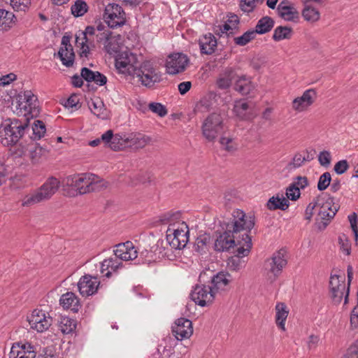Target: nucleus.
<instances>
[{
  "instance_id": "f257e3e1",
  "label": "nucleus",
  "mask_w": 358,
  "mask_h": 358,
  "mask_svg": "<svg viewBox=\"0 0 358 358\" xmlns=\"http://www.w3.org/2000/svg\"><path fill=\"white\" fill-rule=\"evenodd\" d=\"M255 220L254 216H247L240 209H236L232 213L231 217L224 219L220 222L222 232H220L214 243V250L217 252H231L243 245L245 240H243V234L245 233L250 235L251 230L255 227Z\"/></svg>"
},
{
  "instance_id": "f03ea898",
  "label": "nucleus",
  "mask_w": 358,
  "mask_h": 358,
  "mask_svg": "<svg viewBox=\"0 0 358 358\" xmlns=\"http://www.w3.org/2000/svg\"><path fill=\"white\" fill-rule=\"evenodd\" d=\"M31 130L29 118L26 117L22 122L18 119H13L10 123L2 124L0 127V142L4 146L15 145L29 134Z\"/></svg>"
},
{
  "instance_id": "7ed1b4c3",
  "label": "nucleus",
  "mask_w": 358,
  "mask_h": 358,
  "mask_svg": "<svg viewBox=\"0 0 358 358\" xmlns=\"http://www.w3.org/2000/svg\"><path fill=\"white\" fill-rule=\"evenodd\" d=\"M315 206L320 208L316 225L322 231L326 229L335 217L339 206L335 204L334 198L326 193H322L315 198Z\"/></svg>"
},
{
  "instance_id": "20e7f679",
  "label": "nucleus",
  "mask_w": 358,
  "mask_h": 358,
  "mask_svg": "<svg viewBox=\"0 0 358 358\" xmlns=\"http://www.w3.org/2000/svg\"><path fill=\"white\" fill-rule=\"evenodd\" d=\"M59 186L60 182L57 178L53 176L49 177L40 188L23 198L22 205L31 206L48 200L56 193Z\"/></svg>"
},
{
  "instance_id": "39448f33",
  "label": "nucleus",
  "mask_w": 358,
  "mask_h": 358,
  "mask_svg": "<svg viewBox=\"0 0 358 358\" xmlns=\"http://www.w3.org/2000/svg\"><path fill=\"white\" fill-rule=\"evenodd\" d=\"M115 66L120 73L131 76L133 78L139 76L140 74H161L155 70L152 63L148 61H145L141 64L139 66H137L131 64L129 58H125L124 60L116 59Z\"/></svg>"
},
{
  "instance_id": "423d86ee",
  "label": "nucleus",
  "mask_w": 358,
  "mask_h": 358,
  "mask_svg": "<svg viewBox=\"0 0 358 358\" xmlns=\"http://www.w3.org/2000/svg\"><path fill=\"white\" fill-rule=\"evenodd\" d=\"M202 134L210 142L214 141L224 129L223 116L218 113H210L203 121Z\"/></svg>"
},
{
  "instance_id": "0eeeda50",
  "label": "nucleus",
  "mask_w": 358,
  "mask_h": 358,
  "mask_svg": "<svg viewBox=\"0 0 358 358\" xmlns=\"http://www.w3.org/2000/svg\"><path fill=\"white\" fill-rule=\"evenodd\" d=\"M104 22L112 29L122 27L126 23V13L117 3H108L103 13Z\"/></svg>"
},
{
  "instance_id": "6e6552de",
  "label": "nucleus",
  "mask_w": 358,
  "mask_h": 358,
  "mask_svg": "<svg viewBox=\"0 0 358 358\" xmlns=\"http://www.w3.org/2000/svg\"><path fill=\"white\" fill-rule=\"evenodd\" d=\"M243 237V240H245L243 245L231 251L235 255L228 259L227 266L231 271H237L241 269L243 263L241 258L248 256L252 248L251 236L245 233Z\"/></svg>"
},
{
  "instance_id": "1a4fd4ad",
  "label": "nucleus",
  "mask_w": 358,
  "mask_h": 358,
  "mask_svg": "<svg viewBox=\"0 0 358 358\" xmlns=\"http://www.w3.org/2000/svg\"><path fill=\"white\" fill-rule=\"evenodd\" d=\"M215 291L211 286L205 285H196L190 296L192 299L197 305L204 307L211 304L215 299Z\"/></svg>"
},
{
  "instance_id": "9d476101",
  "label": "nucleus",
  "mask_w": 358,
  "mask_h": 358,
  "mask_svg": "<svg viewBox=\"0 0 358 358\" xmlns=\"http://www.w3.org/2000/svg\"><path fill=\"white\" fill-rule=\"evenodd\" d=\"M189 59L182 53H173L168 57L166 62L167 73L175 75L185 70Z\"/></svg>"
},
{
  "instance_id": "9b49d317",
  "label": "nucleus",
  "mask_w": 358,
  "mask_h": 358,
  "mask_svg": "<svg viewBox=\"0 0 358 358\" xmlns=\"http://www.w3.org/2000/svg\"><path fill=\"white\" fill-rule=\"evenodd\" d=\"M185 228L187 229L186 231L182 229H168L166 240L172 248L181 250L186 246L189 240V230L186 224Z\"/></svg>"
},
{
  "instance_id": "f8f14e48",
  "label": "nucleus",
  "mask_w": 358,
  "mask_h": 358,
  "mask_svg": "<svg viewBox=\"0 0 358 358\" xmlns=\"http://www.w3.org/2000/svg\"><path fill=\"white\" fill-rule=\"evenodd\" d=\"M345 278L339 275H331L329 280V291L332 303L338 305L343 296L345 289Z\"/></svg>"
},
{
  "instance_id": "ddd939ff",
  "label": "nucleus",
  "mask_w": 358,
  "mask_h": 358,
  "mask_svg": "<svg viewBox=\"0 0 358 358\" xmlns=\"http://www.w3.org/2000/svg\"><path fill=\"white\" fill-rule=\"evenodd\" d=\"M90 173H84L81 175H73L67 176L64 182L66 186L71 187L78 192L79 194L89 193L88 182L90 181Z\"/></svg>"
},
{
  "instance_id": "4468645a",
  "label": "nucleus",
  "mask_w": 358,
  "mask_h": 358,
  "mask_svg": "<svg viewBox=\"0 0 358 358\" xmlns=\"http://www.w3.org/2000/svg\"><path fill=\"white\" fill-rule=\"evenodd\" d=\"M99 285L100 282L96 276L85 274L80 278L78 288L83 296H89L97 292Z\"/></svg>"
},
{
  "instance_id": "2eb2a0df",
  "label": "nucleus",
  "mask_w": 358,
  "mask_h": 358,
  "mask_svg": "<svg viewBox=\"0 0 358 358\" xmlns=\"http://www.w3.org/2000/svg\"><path fill=\"white\" fill-rule=\"evenodd\" d=\"M287 261L285 259V251L280 250L273 253L272 257L267 260V264L269 266V271L273 275L271 281L275 279L281 274L283 268L287 265Z\"/></svg>"
},
{
  "instance_id": "dca6fc26",
  "label": "nucleus",
  "mask_w": 358,
  "mask_h": 358,
  "mask_svg": "<svg viewBox=\"0 0 358 358\" xmlns=\"http://www.w3.org/2000/svg\"><path fill=\"white\" fill-rule=\"evenodd\" d=\"M71 36H64L62 38V47L58 51V57L62 61L63 65L66 67H71L73 65L75 59V53L73 47L70 43Z\"/></svg>"
},
{
  "instance_id": "f3484780",
  "label": "nucleus",
  "mask_w": 358,
  "mask_h": 358,
  "mask_svg": "<svg viewBox=\"0 0 358 358\" xmlns=\"http://www.w3.org/2000/svg\"><path fill=\"white\" fill-rule=\"evenodd\" d=\"M172 332L178 341L189 338L193 334L192 321L185 317L177 319L172 327Z\"/></svg>"
},
{
  "instance_id": "a211bd4d",
  "label": "nucleus",
  "mask_w": 358,
  "mask_h": 358,
  "mask_svg": "<svg viewBox=\"0 0 358 358\" xmlns=\"http://www.w3.org/2000/svg\"><path fill=\"white\" fill-rule=\"evenodd\" d=\"M52 320L51 317L45 316L44 311L34 310L29 319V322L32 329L43 332L50 327Z\"/></svg>"
},
{
  "instance_id": "6ab92c4d",
  "label": "nucleus",
  "mask_w": 358,
  "mask_h": 358,
  "mask_svg": "<svg viewBox=\"0 0 358 358\" xmlns=\"http://www.w3.org/2000/svg\"><path fill=\"white\" fill-rule=\"evenodd\" d=\"M137 253V250L131 241L117 244L116 249L114 250L115 257H117L121 262L122 260L128 261L136 259Z\"/></svg>"
},
{
  "instance_id": "aec40b11",
  "label": "nucleus",
  "mask_w": 358,
  "mask_h": 358,
  "mask_svg": "<svg viewBox=\"0 0 358 358\" xmlns=\"http://www.w3.org/2000/svg\"><path fill=\"white\" fill-rule=\"evenodd\" d=\"M22 95H18V106L20 108H23L25 110H28L31 118L36 117L39 114L38 99L36 96H35L31 91H25L24 92V100H25V104L23 106H22Z\"/></svg>"
},
{
  "instance_id": "412c9836",
  "label": "nucleus",
  "mask_w": 358,
  "mask_h": 358,
  "mask_svg": "<svg viewBox=\"0 0 358 358\" xmlns=\"http://www.w3.org/2000/svg\"><path fill=\"white\" fill-rule=\"evenodd\" d=\"M317 97L316 91L314 89L306 90L301 96L294 99L292 107L298 111H303L312 105Z\"/></svg>"
},
{
  "instance_id": "4be33fe9",
  "label": "nucleus",
  "mask_w": 358,
  "mask_h": 358,
  "mask_svg": "<svg viewBox=\"0 0 358 358\" xmlns=\"http://www.w3.org/2000/svg\"><path fill=\"white\" fill-rule=\"evenodd\" d=\"M59 303L64 309H69L73 313H78L82 306L79 299L71 292L62 294L59 299Z\"/></svg>"
},
{
  "instance_id": "5701e85b",
  "label": "nucleus",
  "mask_w": 358,
  "mask_h": 358,
  "mask_svg": "<svg viewBox=\"0 0 358 358\" xmlns=\"http://www.w3.org/2000/svg\"><path fill=\"white\" fill-rule=\"evenodd\" d=\"M199 45L202 55H211L217 47V39L213 34L208 33L199 38Z\"/></svg>"
},
{
  "instance_id": "b1692460",
  "label": "nucleus",
  "mask_w": 358,
  "mask_h": 358,
  "mask_svg": "<svg viewBox=\"0 0 358 358\" xmlns=\"http://www.w3.org/2000/svg\"><path fill=\"white\" fill-rule=\"evenodd\" d=\"M234 89L242 95H248L255 89L251 78L242 75L236 80Z\"/></svg>"
},
{
  "instance_id": "393cba45",
  "label": "nucleus",
  "mask_w": 358,
  "mask_h": 358,
  "mask_svg": "<svg viewBox=\"0 0 358 358\" xmlns=\"http://www.w3.org/2000/svg\"><path fill=\"white\" fill-rule=\"evenodd\" d=\"M128 148L139 149L148 145L151 138L149 136L141 133L130 134L127 137Z\"/></svg>"
},
{
  "instance_id": "a878e982",
  "label": "nucleus",
  "mask_w": 358,
  "mask_h": 358,
  "mask_svg": "<svg viewBox=\"0 0 358 358\" xmlns=\"http://www.w3.org/2000/svg\"><path fill=\"white\" fill-rule=\"evenodd\" d=\"M250 109V106L248 103L238 101H236L233 110L240 120H251L255 117V115L249 111Z\"/></svg>"
},
{
  "instance_id": "bb28decb",
  "label": "nucleus",
  "mask_w": 358,
  "mask_h": 358,
  "mask_svg": "<svg viewBox=\"0 0 358 358\" xmlns=\"http://www.w3.org/2000/svg\"><path fill=\"white\" fill-rule=\"evenodd\" d=\"M289 206V202L287 199H286L283 194H276L275 196H273L271 197L266 203V207L268 210H285L288 208Z\"/></svg>"
},
{
  "instance_id": "cd10ccee",
  "label": "nucleus",
  "mask_w": 358,
  "mask_h": 358,
  "mask_svg": "<svg viewBox=\"0 0 358 358\" xmlns=\"http://www.w3.org/2000/svg\"><path fill=\"white\" fill-rule=\"evenodd\" d=\"M275 323L280 329L285 331V321L289 314L287 306L285 303H278L275 306Z\"/></svg>"
},
{
  "instance_id": "c85d7f7f",
  "label": "nucleus",
  "mask_w": 358,
  "mask_h": 358,
  "mask_svg": "<svg viewBox=\"0 0 358 358\" xmlns=\"http://www.w3.org/2000/svg\"><path fill=\"white\" fill-rule=\"evenodd\" d=\"M275 21L268 16H264L258 20L255 29H252L255 35L264 34L269 32L274 27Z\"/></svg>"
},
{
  "instance_id": "c756f323",
  "label": "nucleus",
  "mask_w": 358,
  "mask_h": 358,
  "mask_svg": "<svg viewBox=\"0 0 358 358\" xmlns=\"http://www.w3.org/2000/svg\"><path fill=\"white\" fill-rule=\"evenodd\" d=\"M31 130L29 134V138L33 141L40 140L44 136L46 132L45 123L42 120H34V124L31 126Z\"/></svg>"
},
{
  "instance_id": "7c9ffc66",
  "label": "nucleus",
  "mask_w": 358,
  "mask_h": 358,
  "mask_svg": "<svg viewBox=\"0 0 358 358\" xmlns=\"http://www.w3.org/2000/svg\"><path fill=\"white\" fill-rule=\"evenodd\" d=\"M277 11L278 15L286 21L295 22L299 17V12L292 6L289 7L280 6L277 8Z\"/></svg>"
},
{
  "instance_id": "2f4dec72",
  "label": "nucleus",
  "mask_w": 358,
  "mask_h": 358,
  "mask_svg": "<svg viewBox=\"0 0 358 358\" xmlns=\"http://www.w3.org/2000/svg\"><path fill=\"white\" fill-rule=\"evenodd\" d=\"M210 239L209 234H203L198 236L194 243V250L200 254L206 253L210 244Z\"/></svg>"
},
{
  "instance_id": "473e14b6",
  "label": "nucleus",
  "mask_w": 358,
  "mask_h": 358,
  "mask_svg": "<svg viewBox=\"0 0 358 358\" xmlns=\"http://www.w3.org/2000/svg\"><path fill=\"white\" fill-rule=\"evenodd\" d=\"M227 276H230L228 273L219 272L211 278V287L213 288L214 291L216 292L218 289H222L229 283V280L227 278Z\"/></svg>"
},
{
  "instance_id": "72a5a7b5",
  "label": "nucleus",
  "mask_w": 358,
  "mask_h": 358,
  "mask_svg": "<svg viewBox=\"0 0 358 358\" xmlns=\"http://www.w3.org/2000/svg\"><path fill=\"white\" fill-rule=\"evenodd\" d=\"M90 181L88 182L89 193L91 192H99L108 186V182L99 179L97 176L89 174Z\"/></svg>"
},
{
  "instance_id": "f704fd0d",
  "label": "nucleus",
  "mask_w": 358,
  "mask_h": 358,
  "mask_svg": "<svg viewBox=\"0 0 358 358\" xmlns=\"http://www.w3.org/2000/svg\"><path fill=\"white\" fill-rule=\"evenodd\" d=\"M105 30H106V26L101 20H99L95 22L94 26H87L85 31L80 33V35L83 36V39L85 40V42H88L90 41L89 37L94 36L95 32H103Z\"/></svg>"
},
{
  "instance_id": "c9c22d12",
  "label": "nucleus",
  "mask_w": 358,
  "mask_h": 358,
  "mask_svg": "<svg viewBox=\"0 0 358 358\" xmlns=\"http://www.w3.org/2000/svg\"><path fill=\"white\" fill-rule=\"evenodd\" d=\"M293 34L292 27L287 26L277 27L275 30L272 38L275 41H280L283 39H289Z\"/></svg>"
},
{
  "instance_id": "e433bc0d",
  "label": "nucleus",
  "mask_w": 358,
  "mask_h": 358,
  "mask_svg": "<svg viewBox=\"0 0 358 358\" xmlns=\"http://www.w3.org/2000/svg\"><path fill=\"white\" fill-rule=\"evenodd\" d=\"M127 136L125 134H115L113 135L111 143H110V148L114 151L122 150L128 148Z\"/></svg>"
},
{
  "instance_id": "4c0bfd02",
  "label": "nucleus",
  "mask_w": 358,
  "mask_h": 358,
  "mask_svg": "<svg viewBox=\"0 0 358 358\" xmlns=\"http://www.w3.org/2000/svg\"><path fill=\"white\" fill-rule=\"evenodd\" d=\"M136 77L138 78V81L147 87H152L155 83H159L162 80L161 74H140Z\"/></svg>"
},
{
  "instance_id": "58836bf2",
  "label": "nucleus",
  "mask_w": 358,
  "mask_h": 358,
  "mask_svg": "<svg viewBox=\"0 0 358 358\" xmlns=\"http://www.w3.org/2000/svg\"><path fill=\"white\" fill-rule=\"evenodd\" d=\"M59 327L63 334H70L76 329V322L69 317H62L59 322Z\"/></svg>"
},
{
  "instance_id": "ea45409f",
  "label": "nucleus",
  "mask_w": 358,
  "mask_h": 358,
  "mask_svg": "<svg viewBox=\"0 0 358 358\" xmlns=\"http://www.w3.org/2000/svg\"><path fill=\"white\" fill-rule=\"evenodd\" d=\"M88 6L83 0H77L73 5H72L71 10L72 15L76 17L83 16L88 10Z\"/></svg>"
},
{
  "instance_id": "a19ab883",
  "label": "nucleus",
  "mask_w": 358,
  "mask_h": 358,
  "mask_svg": "<svg viewBox=\"0 0 358 358\" xmlns=\"http://www.w3.org/2000/svg\"><path fill=\"white\" fill-rule=\"evenodd\" d=\"M302 15L308 22H317L320 19V12L311 6H306L302 10Z\"/></svg>"
},
{
  "instance_id": "79ce46f5",
  "label": "nucleus",
  "mask_w": 358,
  "mask_h": 358,
  "mask_svg": "<svg viewBox=\"0 0 358 358\" xmlns=\"http://www.w3.org/2000/svg\"><path fill=\"white\" fill-rule=\"evenodd\" d=\"M255 37L256 35L255 32L253 31L252 29H250L245 31L241 36L235 37L234 38V41L236 45L244 46L247 45L249 42H250L252 40L255 39Z\"/></svg>"
},
{
  "instance_id": "37998d69",
  "label": "nucleus",
  "mask_w": 358,
  "mask_h": 358,
  "mask_svg": "<svg viewBox=\"0 0 358 358\" xmlns=\"http://www.w3.org/2000/svg\"><path fill=\"white\" fill-rule=\"evenodd\" d=\"M20 355L18 358H35L36 352L34 350V346L27 343L22 344L20 343Z\"/></svg>"
},
{
  "instance_id": "c03bdc74",
  "label": "nucleus",
  "mask_w": 358,
  "mask_h": 358,
  "mask_svg": "<svg viewBox=\"0 0 358 358\" xmlns=\"http://www.w3.org/2000/svg\"><path fill=\"white\" fill-rule=\"evenodd\" d=\"M220 143L223 148L229 152H234L237 150L238 145L232 138L221 137Z\"/></svg>"
},
{
  "instance_id": "a18cd8bd",
  "label": "nucleus",
  "mask_w": 358,
  "mask_h": 358,
  "mask_svg": "<svg viewBox=\"0 0 358 358\" xmlns=\"http://www.w3.org/2000/svg\"><path fill=\"white\" fill-rule=\"evenodd\" d=\"M331 181V176L329 172H324L322 173L318 180L317 189L319 191L325 190L329 185Z\"/></svg>"
},
{
  "instance_id": "49530a36",
  "label": "nucleus",
  "mask_w": 358,
  "mask_h": 358,
  "mask_svg": "<svg viewBox=\"0 0 358 358\" xmlns=\"http://www.w3.org/2000/svg\"><path fill=\"white\" fill-rule=\"evenodd\" d=\"M181 217V213L179 211L176 212H169L163 215L160 218V222L162 224H168L169 222H174L178 221Z\"/></svg>"
},
{
  "instance_id": "de8ad7c7",
  "label": "nucleus",
  "mask_w": 358,
  "mask_h": 358,
  "mask_svg": "<svg viewBox=\"0 0 358 358\" xmlns=\"http://www.w3.org/2000/svg\"><path fill=\"white\" fill-rule=\"evenodd\" d=\"M148 108L160 117H164L167 114L166 107L160 103L152 102L149 104Z\"/></svg>"
},
{
  "instance_id": "09e8293b",
  "label": "nucleus",
  "mask_w": 358,
  "mask_h": 358,
  "mask_svg": "<svg viewBox=\"0 0 358 358\" xmlns=\"http://www.w3.org/2000/svg\"><path fill=\"white\" fill-rule=\"evenodd\" d=\"M295 185L291 183L286 189V196L292 201H296L301 195L300 190Z\"/></svg>"
},
{
  "instance_id": "8fccbe9b",
  "label": "nucleus",
  "mask_w": 358,
  "mask_h": 358,
  "mask_svg": "<svg viewBox=\"0 0 358 358\" xmlns=\"http://www.w3.org/2000/svg\"><path fill=\"white\" fill-rule=\"evenodd\" d=\"M92 106L93 108L90 106L91 111L97 117H101L103 114L102 110H105L103 101L98 98L92 101Z\"/></svg>"
},
{
  "instance_id": "3c124183",
  "label": "nucleus",
  "mask_w": 358,
  "mask_h": 358,
  "mask_svg": "<svg viewBox=\"0 0 358 358\" xmlns=\"http://www.w3.org/2000/svg\"><path fill=\"white\" fill-rule=\"evenodd\" d=\"M348 220H349L352 230L354 234L355 241L356 243H357V241H358V227H357L358 217H357V213H352V214L349 215Z\"/></svg>"
},
{
  "instance_id": "603ef678",
  "label": "nucleus",
  "mask_w": 358,
  "mask_h": 358,
  "mask_svg": "<svg viewBox=\"0 0 358 358\" xmlns=\"http://www.w3.org/2000/svg\"><path fill=\"white\" fill-rule=\"evenodd\" d=\"M80 36L76 35V42L77 44L80 45V52L79 53V55L80 57H87L88 54L90 53V48L89 45H87V43H89L91 44L92 41L90 38V41L88 42H85V40L83 38V41L81 43L79 42Z\"/></svg>"
},
{
  "instance_id": "864d4df0",
  "label": "nucleus",
  "mask_w": 358,
  "mask_h": 358,
  "mask_svg": "<svg viewBox=\"0 0 358 358\" xmlns=\"http://www.w3.org/2000/svg\"><path fill=\"white\" fill-rule=\"evenodd\" d=\"M304 157L299 152H296L292 158V160L287 164L289 169L299 168L304 162Z\"/></svg>"
},
{
  "instance_id": "5fc2aeb1",
  "label": "nucleus",
  "mask_w": 358,
  "mask_h": 358,
  "mask_svg": "<svg viewBox=\"0 0 358 358\" xmlns=\"http://www.w3.org/2000/svg\"><path fill=\"white\" fill-rule=\"evenodd\" d=\"M65 107L74 108L78 109L81 107V103L78 96L76 94L71 95L64 103Z\"/></svg>"
},
{
  "instance_id": "6e6d98bb",
  "label": "nucleus",
  "mask_w": 358,
  "mask_h": 358,
  "mask_svg": "<svg viewBox=\"0 0 358 358\" xmlns=\"http://www.w3.org/2000/svg\"><path fill=\"white\" fill-rule=\"evenodd\" d=\"M331 154L327 150H323L318 155V161L321 166L328 167L331 164Z\"/></svg>"
},
{
  "instance_id": "4d7b16f0",
  "label": "nucleus",
  "mask_w": 358,
  "mask_h": 358,
  "mask_svg": "<svg viewBox=\"0 0 358 358\" xmlns=\"http://www.w3.org/2000/svg\"><path fill=\"white\" fill-rule=\"evenodd\" d=\"M215 93H210L209 94V97H203L200 101L197 103L196 107L198 108H203L205 111L209 110L212 107L211 98L215 97Z\"/></svg>"
},
{
  "instance_id": "13d9d810",
  "label": "nucleus",
  "mask_w": 358,
  "mask_h": 358,
  "mask_svg": "<svg viewBox=\"0 0 358 358\" xmlns=\"http://www.w3.org/2000/svg\"><path fill=\"white\" fill-rule=\"evenodd\" d=\"M111 34L112 32L107 29L103 32H95V34L93 36H94L95 41L97 43H101L103 42L106 43L110 39Z\"/></svg>"
},
{
  "instance_id": "bf43d9fd",
  "label": "nucleus",
  "mask_w": 358,
  "mask_h": 358,
  "mask_svg": "<svg viewBox=\"0 0 358 358\" xmlns=\"http://www.w3.org/2000/svg\"><path fill=\"white\" fill-rule=\"evenodd\" d=\"M349 167L350 166L348 161L343 159L336 163L334 167V170L337 174L341 175L346 172Z\"/></svg>"
},
{
  "instance_id": "052dcab7",
  "label": "nucleus",
  "mask_w": 358,
  "mask_h": 358,
  "mask_svg": "<svg viewBox=\"0 0 358 358\" xmlns=\"http://www.w3.org/2000/svg\"><path fill=\"white\" fill-rule=\"evenodd\" d=\"M348 273V286L346 289V293L344 299V304H347L348 303V298L350 294V287L353 279V270L352 266L349 265L347 268Z\"/></svg>"
},
{
  "instance_id": "680f3d73",
  "label": "nucleus",
  "mask_w": 358,
  "mask_h": 358,
  "mask_svg": "<svg viewBox=\"0 0 358 358\" xmlns=\"http://www.w3.org/2000/svg\"><path fill=\"white\" fill-rule=\"evenodd\" d=\"M95 75V71H93L87 67H83L81 69L82 78L88 83L93 82Z\"/></svg>"
},
{
  "instance_id": "e2e57ef3",
  "label": "nucleus",
  "mask_w": 358,
  "mask_h": 358,
  "mask_svg": "<svg viewBox=\"0 0 358 358\" xmlns=\"http://www.w3.org/2000/svg\"><path fill=\"white\" fill-rule=\"evenodd\" d=\"M240 8L245 13H251L255 9L254 1L252 0H241Z\"/></svg>"
},
{
  "instance_id": "0e129e2a",
  "label": "nucleus",
  "mask_w": 358,
  "mask_h": 358,
  "mask_svg": "<svg viewBox=\"0 0 358 358\" xmlns=\"http://www.w3.org/2000/svg\"><path fill=\"white\" fill-rule=\"evenodd\" d=\"M38 357H41L42 358H56V353L54 347L48 346L44 348Z\"/></svg>"
},
{
  "instance_id": "69168bd1",
  "label": "nucleus",
  "mask_w": 358,
  "mask_h": 358,
  "mask_svg": "<svg viewBox=\"0 0 358 358\" xmlns=\"http://www.w3.org/2000/svg\"><path fill=\"white\" fill-rule=\"evenodd\" d=\"M105 50L110 55L116 54L119 51V46L117 43H112L110 40L105 43Z\"/></svg>"
},
{
  "instance_id": "338daca9",
  "label": "nucleus",
  "mask_w": 358,
  "mask_h": 358,
  "mask_svg": "<svg viewBox=\"0 0 358 358\" xmlns=\"http://www.w3.org/2000/svg\"><path fill=\"white\" fill-rule=\"evenodd\" d=\"M292 184H295L296 187L300 189H304L308 185V180L307 177L306 176H297L295 178V181L292 182Z\"/></svg>"
},
{
  "instance_id": "774afa93",
  "label": "nucleus",
  "mask_w": 358,
  "mask_h": 358,
  "mask_svg": "<svg viewBox=\"0 0 358 358\" xmlns=\"http://www.w3.org/2000/svg\"><path fill=\"white\" fill-rule=\"evenodd\" d=\"M113 131L111 129L108 130L101 136V141H103L107 147H110V143L113 138Z\"/></svg>"
}]
</instances>
